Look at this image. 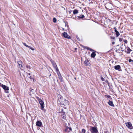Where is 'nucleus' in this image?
<instances>
[{
  "instance_id": "nucleus-1",
  "label": "nucleus",
  "mask_w": 133,
  "mask_h": 133,
  "mask_svg": "<svg viewBox=\"0 0 133 133\" xmlns=\"http://www.w3.org/2000/svg\"><path fill=\"white\" fill-rule=\"evenodd\" d=\"M113 6L112 4L110 3H106L105 5V6L106 8L108 10H112V7Z\"/></svg>"
},
{
  "instance_id": "nucleus-2",
  "label": "nucleus",
  "mask_w": 133,
  "mask_h": 133,
  "mask_svg": "<svg viewBox=\"0 0 133 133\" xmlns=\"http://www.w3.org/2000/svg\"><path fill=\"white\" fill-rule=\"evenodd\" d=\"M90 130L92 133H97L98 130L96 127H91Z\"/></svg>"
},
{
  "instance_id": "nucleus-3",
  "label": "nucleus",
  "mask_w": 133,
  "mask_h": 133,
  "mask_svg": "<svg viewBox=\"0 0 133 133\" xmlns=\"http://www.w3.org/2000/svg\"><path fill=\"white\" fill-rule=\"evenodd\" d=\"M1 86L4 90L6 91V93H8L9 92L8 90H9V87H8L3 84H2L1 85Z\"/></svg>"
},
{
  "instance_id": "nucleus-4",
  "label": "nucleus",
  "mask_w": 133,
  "mask_h": 133,
  "mask_svg": "<svg viewBox=\"0 0 133 133\" xmlns=\"http://www.w3.org/2000/svg\"><path fill=\"white\" fill-rule=\"evenodd\" d=\"M63 36L65 38L68 39H70V37L68 35L67 32H64L62 34Z\"/></svg>"
},
{
  "instance_id": "nucleus-5",
  "label": "nucleus",
  "mask_w": 133,
  "mask_h": 133,
  "mask_svg": "<svg viewBox=\"0 0 133 133\" xmlns=\"http://www.w3.org/2000/svg\"><path fill=\"white\" fill-rule=\"evenodd\" d=\"M63 97L60 95H59L58 97V102L59 101L60 104H61L62 103V100L63 99Z\"/></svg>"
},
{
  "instance_id": "nucleus-6",
  "label": "nucleus",
  "mask_w": 133,
  "mask_h": 133,
  "mask_svg": "<svg viewBox=\"0 0 133 133\" xmlns=\"http://www.w3.org/2000/svg\"><path fill=\"white\" fill-rule=\"evenodd\" d=\"M39 103L41 105V109L44 110V102L40 99V101H39Z\"/></svg>"
},
{
  "instance_id": "nucleus-7",
  "label": "nucleus",
  "mask_w": 133,
  "mask_h": 133,
  "mask_svg": "<svg viewBox=\"0 0 133 133\" xmlns=\"http://www.w3.org/2000/svg\"><path fill=\"white\" fill-rule=\"evenodd\" d=\"M126 126L130 129H132V127L131 123L128 122L125 123Z\"/></svg>"
},
{
  "instance_id": "nucleus-8",
  "label": "nucleus",
  "mask_w": 133,
  "mask_h": 133,
  "mask_svg": "<svg viewBox=\"0 0 133 133\" xmlns=\"http://www.w3.org/2000/svg\"><path fill=\"white\" fill-rule=\"evenodd\" d=\"M114 69L115 70H118L119 71H121L122 70L121 69L120 66L119 65H115L114 66Z\"/></svg>"
},
{
  "instance_id": "nucleus-9",
  "label": "nucleus",
  "mask_w": 133,
  "mask_h": 133,
  "mask_svg": "<svg viewBox=\"0 0 133 133\" xmlns=\"http://www.w3.org/2000/svg\"><path fill=\"white\" fill-rule=\"evenodd\" d=\"M69 104L68 101L64 99L63 102H62L61 105H68Z\"/></svg>"
},
{
  "instance_id": "nucleus-10",
  "label": "nucleus",
  "mask_w": 133,
  "mask_h": 133,
  "mask_svg": "<svg viewBox=\"0 0 133 133\" xmlns=\"http://www.w3.org/2000/svg\"><path fill=\"white\" fill-rule=\"evenodd\" d=\"M125 49V52L128 54H129L130 52L132 51V50L130 49V48L128 46L126 47Z\"/></svg>"
},
{
  "instance_id": "nucleus-11",
  "label": "nucleus",
  "mask_w": 133,
  "mask_h": 133,
  "mask_svg": "<svg viewBox=\"0 0 133 133\" xmlns=\"http://www.w3.org/2000/svg\"><path fill=\"white\" fill-rule=\"evenodd\" d=\"M36 124L37 126L39 127H41L42 125V122L39 121H38L36 122Z\"/></svg>"
},
{
  "instance_id": "nucleus-12",
  "label": "nucleus",
  "mask_w": 133,
  "mask_h": 133,
  "mask_svg": "<svg viewBox=\"0 0 133 133\" xmlns=\"http://www.w3.org/2000/svg\"><path fill=\"white\" fill-rule=\"evenodd\" d=\"M125 45V44H122L121 46V49L122 51H124V49L126 48Z\"/></svg>"
},
{
  "instance_id": "nucleus-13",
  "label": "nucleus",
  "mask_w": 133,
  "mask_h": 133,
  "mask_svg": "<svg viewBox=\"0 0 133 133\" xmlns=\"http://www.w3.org/2000/svg\"><path fill=\"white\" fill-rule=\"evenodd\" d=\"M50 61L51 62V63H52L54 67H55L56 68V67H57V65L56 64L53 60L51 59L50 60Z\"/></svg>"
},
{
  "instance_id": "nucleus-14",
  "label": "nucleus",
  "mask_w": 133,
  "mask_h": 133,
  "mask_svg": "<svg viewBox=\"0 0 133 133\" xmlns=\"http://www.w3.org/2000/svg\"><path fill=\"white\" fill-rule=\"evenodd\" d=\"M61 116L63 119L66 120V115L65 114V112H63V114H61Z\"/></svg>"
},
{
  "instance_id": "nucleus-15",
  "label": "nucleus",
  "mask_w": 133,
  "mask_h": 133,
  "mask_svg": "<svg viewBox=\"0 0 133 133\" xmlns=\"http://www.w3.org/2000/svg\"><path fill=\"white\" fill-rule=\"evenodd\" d=\"M108 103L109 105L112 107H114V104L112 102L109 100V101L108 102Z\"/></svg>"
},
{
  "instance_id": "nucleus-16",
  "label": "nucleus",
  "mask_w": 133,
  "mask_h": 133,
  "mask_svg": "<svg viewBox=\"0 0 133 133\" xmlns=\"http://www.w3.org/2000/svg\"><path fill=\"white\" fill-rule=\"evenodd\" d=\"M84 63L85 65L87 66L89 64V62L88 60H85L84 62Z\"/></svg>"
},
{
  "instance_id": "nucleus-17",
  "label": "nucleus",
  "mask_w": 133,
  "mask_h": 133,
  "mask_svg": "<svg viewBox=\"0 0 133 133\" xmlns=\"http://www.w3.org/2000/svg\"><path fill=\"white\" fill-rule=\"evenodd\" d=\"M78 10L77 9H75L73 11V14L74 15L77 14H78Z\"/></svg>"
},
{
  "instance_id": "nucleus-18",
  "label": "nucleus",
  "mask_w": 133,
  "mask_h": 133,
  "mask_svg": "<svg viewBox=\"0 0 133 133\" xmlns=\"http://www.w3.org/2000/svg\"><path fill=\"white\" fill-rule=\"evenodd\" d=\"M96 54L95 52H93L91 54V56L92 58H94L96 56Z\"/></svg>"
},
{
  "instance_id": "nucleus-19",
  "label": "nucleus",
  "mask_w": 133,
  "mask_h": 133,
  "mask_svg": "<svg viewBox=\"0 0 133 133\" xmlns=\"http://www.w3.org/2000/svg\"><path fill=\"white\" fill-rule=\"evenodd\" d=\"M77 17L79 19H82L83 18H84V15H80V16H77Z\"/></svg>"
},
{
  "instance_id": "nucleus-20",
  "label": "nucleus",
  "mask_w": 133,
  "mask_h": 133,
  "mask_svg": "<svg viewBox=\"0 0 133 133\" xmlns=\"http://www.w3.org/2000/svg\"><path fill=\"white\" fill-rule=\"evenodd\" d=\"M58 78L60 80L61 82H63V79L62 76H59L58 77Z\"/></svg>"
},
{
  "instance_id": "nucleus-21",
  "label": "nucleus",
  "mask_w": 133,
  "mask_h": 133,
  "mask_svg": "<svg viewBox=\"0 0 133 133\" xmlns=\"http://www.w3.org/2000/svg\"><path fill=\"white\" fill-rule=\"evenodd\" d=\"M115 33L116 34V37H117L120 34H119V32L118 31H116L115 32Z\"/></svg>"
},
{
  "instance_id": "nucleus-22",
  "label": "nucleus",
  "mask_w": 133,
  "mask_h": 133,
  "mask_svg": "<svg viewBox=\"0 0 133 133\" xmlns=\"http://www.w3.org/2000/svg\"><path fill=\"white\" fill-rule=\"evenodd\" d=\"M65 132H70V131H69L67 127H66V129H65Z\"/></svg>"
},
{
  "instance_id": "nucleus-23",
  "label": "nucleus",
  "mask_w": 133,
  "mask_h": 133,
  "mask_svg": "<svg viewBox=\"0 0 133 133\" xmlns=\"http://www.w3.org/2000/svg\"><path fill=\"white\" fill-rule=\"evenodd\" d=\"M26 67L29 69H30L31 68V67L30 65H26Z\"/></svg>"
},
{
  "instance_id": "nucleus-24",
  "label": "nucleus",
  "mask_w": 133,
  "mask_h": 133,
  "mask_svg": "<svg viewBox=\"0 0 133 133\" xmlns=\"http://www.w3.org/2000/svg\"><path fill=\"white\" fill-rule=\"evenodd\" d=\"M53 22L54 23H56L57 21V19L56 18L54 17L53 18Z\"/></svg>"
},
{
  "instance_id": "nucleus-25",
  "label": "nucleus",
  "mask_w": 133,
  "mask_h": 133,
  "mask_svg": "<svg viewBox=\"0 0 133 133\" xmlns=\"http://www.w3.org/2000/svg\"><path fill=\"white\" fill-rule=\"evenodd\" d=\"M86 132V130L84 129H82L81 133H85Z\"/></svg>"
},
{
  "instance_id": "nucleus-26",
  "label": "nucleus",
  "mask_w": 133,
  "mask_h": 133,
  "mask_svg": "<svg viewBox=\"0 0 133 133\" xmlns=\"http://www.w3.org/2000/svg\"><path fill=\"white\" fill-rule=\"evenodd\" d=\"M28 47L29 48V49H31L32 50H35L34 49L32 48L31 46H28Z\"/></svg>"
},
{
  "instance_id": "nucleus-27",
  "label": "nucleus",
  "mask_w": 133,
  "mask_h": 133,
  "mask_svg": "<svg viewBox=\"0 0 133 133\" xmlns=\"http://www.w3.org/2000/svg\"><path fill=\"white\" fill-rule=\"evenodd\" d=\"M110 37L111 39H113L114 40L115 39V37H114L110 36Z\"/></svg>"
},
{
  "instance_id": "nucleus-28",
  "label": "nucleus",
  "mask_w": 133,
  "mask_h": 133,
  "mask_svg": "<svg viewBox=\"0 0 133 133\" xmlns=\"http://www.w3.org/2000/svg\"><path fill=\"white\" fill-rule=\"evenodd\" d=\"M54 69H56V72H57V71H59V70H58V68H57V67H56H56H54Z\"/></svg>"
},
{
  "instance_id": "nucleus-29",
  "label": "nucleus",
  "mask_w": 133,
  "mask_h": 133,
  "mask_svg": "<svg viewBox=\"0 0 133 133\" xmlns=\"http://www.w3.org/2000/svg\"><path fill=\"white\" fill-rule=\"evenodd\" d=\"M23 45H24L25 46H26L27 47H28V45H26V44L25 43L23 42Z\"/></svg>"
},
{
  "instance_id": "nucleus-30",
  "label": "nucleus",
  "mask_w": 133,
  "mask_h": 133,
  "mask_svg": "<svg viewBox=\"0 0 133 133\" xmlns=\"http://www.w3.org/2000/svg\"><path fill=\"white\" fill-rule=\"evenodd\" d=\"M107 96V97L109 99H110L111 98V97L109 95H105Z\"/></svg>"
},
{
  "instance_id": "nucleus-31",
  "label": "nucleus",
  "mask_w": 133,
  "mask_h": 133,
  "mask_svg": "<svg viewBox=\"0 0 133 133\" xmlns=\"http://www.w3.org/2000/svg\"><path fill=\"white\" fill-rule=\"evenodd\" d=\"M61 114H63V112H65L63 111V109H62V110L61 112H60Z\"/></svg>"
},
{
  "instance_id": "nucleus-32",
  "label": "nucleus",
  "mask_w": 133,
  "mask_h": 133,
  "mask_svg": "<svg viewBox=\"0 0 133 133\" xmlns=\"http://www.w3.org/2000/svg\"><path fill=\"white\" fill-rule=\"evenodd\" d=\"M67 127L68 130L69 129V131H72V128L71 127Z\"/></svg>"
},
{
  "instance_id": "nucleus-33",
  "label": "nucleus",
  "mask_w": 133,
  "mask_h": 133,
  "mask_svg": "<svg viewBox=\"0 0 133 133\" xmlns=\"http://www.w3.org/2000/svg\"><path fill=\"white\" fill-rule=\"evenodd\" d=\"M18 64L19 65V67L21 68L22 66V65L21 64H20L19 63H18Z\"/></svg>"
},
{
  "instance_id": "nucleus-34",
  "label": "nucleus",
  "mask_w": 133,
  "mask_h": 133,
  "mask_svg": "<svg viewBox=\"0 0 133 133\" xmlns=\"http://www.w3.org/2000/svg\"><path fill=\"white\" fill-rule=\"evenodd\" d=\"M101 79L102 81H105V79L102 77V76H101Z\"/></svg>"
},
{
  "instance_id": "nucleus-35",
  "label": "nucleus",
  "mask_w": 133,
  "mask_h": 133,
  "mask_svg": "<svg viewBox=\"0 0 133 133\" xmlns=\"http://www.w3.org/2000/svg\"><path fill=\"white\" fill-rule=\"evenodd\" d=\"M30 91L31 92H32V93H33L34 91V90L33 89H31L30 88Z\"/></svg>"
},
{
  "instance_id": "nucleus-36",
  "label": "nucleus",
  "mask_w": 133,
  "mask_h": 133,
  "mask_svg": "<svg viewBox=\"0 0 133 133\" xmlns=\"http://www.w3.org/2000/svg\"><path fill=\"white\" fill-rule=\"evenodd\" d=\"M124 43H125L126 44H127L128 43L127 41L125 39L124 40Z\"/></svg>"
},
{
  "instance_id": "nucleus-37",
  "label": "nucleus",
  "mask_w": 133,
  "mask_h": 133,
  "mask_svg": "<svg viewBox=\"0 0 133 133\" xmlns=\"http://www.w3.org/2000/svg\"><path fill=\"white\" fill-rule=\"evenodd\" d=\"M129 62H133V60H132L131 59H129Z\"/></svg>"
},
{
  "instance_id": "nucleus-38",
  "label": "nucleus",
  "mask_w": 133,
  "mask_h": 133,
  "mask_svg": "<svg viewBox=\"0 0 133 133\" xmlns=\"http://www.w3.org/2000/svg\"><path fill=\"white\" fill-rule=\"evenodd\" d=\"M114 29H115V31L116 32V31H117L116 30V28L115 27H114Z\"/></svg>"
},
{
  "instance_id": "nucleus-39",
  "label": "nucleus",
  "mask_w": 133,
  "mask_h": 133,
  "mask_svg": "<svg viewBox=\"0 0 133 133\" xmlns=\"http://www.w3.org/2000/svg\"><path fill=\"white\" fill-rule=\"evenodd\" d=\"M119 41L120 42H121L122 41V39L119 38Z\"/></svg>"
},
{
  "instance_id": "nucleus-40",
  "label": "nucleus",
  "mask_w": 133,
  "mask_h": 133,
  "mask_svg": "<svg viewBox=\"0 0 133 133\" xmlns=\"http://www.w3.org/2000/svg\"><path fill=\"white\" fill-rule=\"evenodd\" d=\"M90 51H94V50L93 49H91V48L90 49Z\"/></svg>"
},
{
  "instance_id": "nucleus-41",
  "label": "nucleus",
  "mask_w": 133,
  "mask_h": 133,
  "mask_svg": "<svg viewBox=\"0 0 133 133\" xmlns=\"http://www.w3.org/2000/svg\"><path fill=\"white\" fill-rule=\"evenodd\" d=\"M57 74L58 77L59 76H61L60 73H58Z\"/></svg>"
},
{
  "instance_id": "nucleus-42",
  "label": "nucleus",
  "mask_w": 133,
  "mask_h": 133,
  "mask_svg": "<svg viewBox=\"0 0 133 133\" xmlns=\"http://www.w3.org/2000/svg\"><path fill=\"white\" fill-rule=\"evenodd\" d=\"M2 123H3V121H2V120H1V119H0V123L1 124Z\"/></svg>"
},
{
  "instance_id": "nucleus-43",
  "label": "nucleus",
  "mask_w": 133,
  "mask_h": 133,
  "mask_svg": "<svg viewBox=\"0 0 133 133\" xmlns=\"http://www.w3.org/2000/svg\"><path fill=\"white\" fill-rule=\"evenodd\" d=\"M105 82H106L107 83H108V84H109V82H108V80H106V81H105Z\"/></svg>"
},
{
  "instance_id": "nucleus-44",
  "label": "nucleus",
  "mask_w": 133,
  "mask_h": 133,
  "mask_svg": "<svg viewBox=\"0 0 133 133\" xmlns=\"http://www.w3.org/2000/svg\"><path fill=\"white\" fill-rule=\"evenodd\" d=\"M29 78L30 79H33L32 77H31V76H30Z\"/></svg>"
},
{
  "instance_id": "nucleus-45",
  "label": "nucleus",
  "mask_w": 133,
  "mask_h": 133,
  "mask_svg": "<svg viewBox=\"0 0 133 133\" xmlns=\"http://www.w3.org/2000/svg\"><path fill=\"white\" fill-rule=\"evenodd\" d=\"M72 11H68L69 13L70 14H71V12Z\"/></svg>"
},
{
  "instance_id": "nucleus-46",
  "label": "nucleus",
  "mask_w": 133,
  "mask_h": 133,
  "mask_svg": "<svg viewBox=\"0 0 133 133\" xmlns=\"http://www.w3.org/2000/svg\"><path fill=\"white\" fill-rule=\"evenodd\" d=\"M115 42H112V45H114L115 44Z\"/></svg>"
},
{
  "instance_id": "nucleus-47",
  "label": "nucleus",
  "mask_w": 133,
  "mask_h": 133,
  "mask_svg": "<svg viewBox=\"0 0 133 133\" xmlns=\"http://www.w3.org/2000/svg\"><path fill=\"white\" fill-rule=\"evenodd\" d=\"M91 48H90L89 47H87V49L88 50H90V49Z\"/></svg>"
},
{
  "instance_id": "nucleus-48",
  "label": "nucleus",
  "mask_w": 133,
  "mask_h": 133,
  "mask_svg": "<svg viewBox=\"0 0 133 133\" xmlns=\"http://www.w3.org/2000/svg\"><path fill=\"white\" fill-rule=\"evenodd\" d=\"M76 38L78 40H79L80 39L78 37H76Z\"/></svg>"
},
{
  "instance_id": "nucleus-49",
  "label": "nucleus",
  "mask_w": 133,
  "mask_h": 133,
  "mask_svg": "<svg viewBox=\"0 0 133 133\" xmlns=\"http://www.w3.org/2000/svg\"><path fill=\"white\" fill-rule=\"evenodd\" d=\"M104 132L105 133H109V132H108V131H104Z\"/></svg>"
},
{
  "instance_id": "nucleus-50",
  "label": "nucleus",
  "mask_w": 133,
  "mask_h": 133,
  "mask_svg": "<svg viewBox=\"0 0 133 133\" xmlns=\"http://www.w3.org/2000/svg\"><path fill=\"white\" fill-rule=\"evenodd\" d=\"M56 72H57V74H58V73H60L59 71H57Z\"/></svg>"
},
{
  "instance_id": "nucleus-51",
  "label": "nucleus",
  "mask_w": 133,
  "mask_h": 133,
  "mask_svg": "<svg viewBox=\"0 0 133 133\" xmlns=\"http://www.w3.org/2000/svg\"><path fill=\"white\" fill-rule=\"evenodd\" d=\"M76 18H77V17H76L75 18V17H73V19H76Z\"/></svg>"
},
{
  "instance_id": "nucleus-52",
  "label": "nucleus",
  "mask_w": 133,
  "mask_h": 133,
  "mask_svg": "<svg viewBox=\"0 0 133 133\" xmlns=\"http://www.w3.org/2000/svg\"><path fill=\"white\" fill-rule=\"evenodd\" d=\"M64 99L63 98V99H62V102H63L64 100Z\"/></svg>"
},
{
  "instance_id": "nucleus-53",
  "label": "nucleus",
  "mask_w": 133,
  "mask_h": 133,
  "mask_svg": "<svg viewBox=\"0 0 133 133\" xmlns=\"http://www.w3.org/2000/svg\"><path fill=\"white\" fill-rule=\"evenodd\" d=\"M19 62V63H22V62L21 61H19V62Z\"/></svg>"
},
{
  "instance_id": "nucleus-54",
  "label": "nucleus",
  "mask_w": 133,
  "mask_h": 133,
  "mask_svg": "<svg viewBox=\"0 0 133 133\" xmlns=\"http://www.w3.org/2000/svg\"><path fill=\"white\" fill-rule=\"evenodd\" d=\"M31 75V74H30V73H29L28 74V75Z\"/></svg>"
},
{
  "instance_id": "nucleus-55",
  "label": "nucleus",
  "mask_w": 133,
  "mask_h": 133,
  "mask_svg": "<svg viewBox=\"0 0 133 133\" xmlns=\"http://www.w3.org/2000/svg\"><path fill=\"white\" fill-rule=\"evenodd\" d=\"M29 94L30 96L31 95V94H30L29 92Z\"/></svg>"
},
{
  "instance_id": "nucleus-56",
  "label": "nucleus",
  "mask_w": 133,
  "mask_h": 133,
  "mask_svg": "<svg viewBox=\"0 0 133 133\" xmlns=\"http://www.w3.org/2000/svg\"><path fill=\"white\" fill-rule=\"evenodd\" d=\"M72 15V16H73V15Z\"/></svg>"
},
{
  "instance_id": "nucleus-57",
  "label": "nucleus",
  "mask_w": 133,
  "mask_h": 133,
  "mask_svg": "<svg viewBox=\"0 0 133 133\" xmlns=\"http://www.w3.org/2000/svg\"><path fill=\"white\" fill-rule=\"evenodd\" d=\"M75 79H76V78H75Z\"/></svg>"
}]
</instances>
